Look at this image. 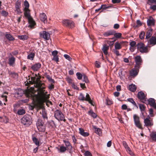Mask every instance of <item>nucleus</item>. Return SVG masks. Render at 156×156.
<instances>
[{
  "mask_svg": "<svg viewBox=\"0 0 156 156\" xmlns=\"http://www.w3.org/2000/svg\"><path fill=\"white\" fill-rule=\"evenodd\" d=\"M145 125L146 126H151L153 125L152 121L149 119V118H146L144 120Z\"/></svg>",
  "mask_w": 156,
  "mask_h": 156,
  "instance_id": "obj_18",
  "label": "nucleus"
},
{
  "mask_svg": "<svg viewBox=\"0 0 156 156\" xmlns=\"http://www.w3.org/2000/svg\"><path fill=\"white\" fill-rule=\"evenodd\" d=\"M109 49V46L106 44H104L102 48V50L105 54L106 55L108 54L107 51Z\"/></svg>",
  "mask_w": 156,
  "mask_h": 156,
  "instance_id": "obj_28",
  "label": "nucleus"
},
{
  "mask_svg": "<svg viewBox=\"0 0 156 156\" xmlns=\"http://www.w3.org/2000/svg\"><path fill=\"white\" fill-rule=\"evenodd\" d=\"M17 113L19 115H23L25 114V111L23 109H20L18 111Z\"/></svg>",
  "mask_w": 156,
  "mask_h": 156,
  "instance_id": "obj_47",
  "label": "nucleus"
},
{
  "mask_svg": "<svg viewBox=\"0 0 156 156\" xmlns=\"http://www.w3.org/2000/svg\"><path fill=\"white\" fill-rule=\"evenodd\" d=\"M32 140L35 144L38 147L39 145V142L37 139L35 137H32Z\"/></svg>",
  "mask_w": 156,
  "mask_h": 156,
  "instance_id": "obj_37",
  "label": "nucleus"
},
{
  "mask_svg": "<svg viewBox=\"0 0 156 156\" xmlns=\"http://www.w3.org/2000/svg\"><path fill=\"white\" fill-rule=\"evenodd\" d=\"M122 143L123 146L125 149L128 147L127 143L125 141H123Z\"/></svg>",
  "mask_w": 156,
  "mask_h": 156,
  "instance_id": "obj_63",
  "label": "nucleus"
},
{
  "mask_svg": "<svg viewBox=\"0 0 156 156\" xmlns=\"http://www.w3.org/2000/svg\"><path fill=\"white\" fill-rule=\"evenodd\" d=\"M26 95L27 96L28 98L30 97L31 98H32L34 96V95L33 94H31L30 93L27 94Z\"/></svg>",
  "mask_w": 156,
  "mask_h": 156,
  "instance_id": "obj_61",
  "label": "nucleus"
},
{
  "mask_svg": "<svg viewBox=\"0 0 156 156\" xmlns=\"http://www.w3.org/2000/svg\"><path fill=\"white\" fill-rule=\"evenodd\" d=\"M127 101L132 103L133 105H134L136 107L137 105L135 103V102L133 100V99L132 98H128L127 99Z\"/></svg>",
  "mask_w": 156,
  "mask_h": 156,
  "instance_id": "obj_45",
  "label": "nucleus"
},
{
  "mask_svg": "<svg viewBox=\"0 0 156 156\" xmlns=\"http://www.w3.org/2000/svg\"><path fill=\"white\" fill-rule=\"evenodd\" d=\"M9 74L10 75H11L14 78H16L17 77L18 75L17 73L14 72H9Z\"/></svg>",
  "mask_w": 156,
  "mask_h": 156,
  "instance_id": "obj_43",
  "label": "nucleus"
},
{
  "mask_svg": "<svg viewBox=\"0 0 156 156\" xmlns=\"http://www.w3.org/2000/svg\"><path fill=\"white\" fill-rule=\"evenodd\" d=\"M83 81H84L85 83H87L89 81L87 79V77L85 74L83 75Z\"/></svg>",
  "mask_w": 156,
  "mask_h": 156,
  "instance_id": "obj_48",
  "label": "nucleus"
},
{
  "mask_svg": "<svg viewBox=\"0 0 156 156\" xmlns=\"http://www.w3.org/2000/svg\"><path fill=\"white\" fill-rule=\"evenodd\" d=\"M54 116L56 119L59 121H63L65 122L66 121L64 115L61 111L59 110H57L55 111Z\"/></svg>",
  "mask_w": 156,
  "mask_h": 156,
  "instance_id": "obj_3",
  "label": "nucleus"
},
{
  "mask_svg": "<svg viewBox=\"0 0 156 156\" xmlns=\"http://www.w3.org/2000/svg\"><path fill=\"white\" fill-rule=\"evenodd\" d=\"M24 6L25 7L23 9H29V4L27 0H25L24 2Z\"/></svg>",
  "mask_w": 156,
  "mask_h": 156,
  "instance_id": "obj_42",
  "label": "nucleus"
},
{
  "mask_svg": "<svg viewBox=\"0 0 156 156\" xmlns=\"http://www.w3.org/2000/svg\"><path fill=\"white\" fill-rule=\"evenodd\" d=\"M76 75L78 79L81 80L82 79L83 75L80 73H77Z\"/></svg>",
  "mask_w": 156,
  "mask_h": 156,
  "instance_id": "obj_50",
  "label": "nucleus"
},
{
  "mask_svg": "<svg viewBox=\"0 0 156 156\" xmlns=\"http://www.w3.org/2000/svg\"><path fill=\"white\" fill-rule=\"evenodd\" d=\"M38 130L41 132H44L45 130V126L44 125L37 127Z\"/></svg>",
  "mask_w": 156,
  "mask_h": 156,
  "instance_id": "obj_35",
  "label": "nucleus"
},
{
  "mask_svg": "<svg viewBox=\"0 0 156 156\" xmlns=\"http://www.w3.org/2000/svg\"><path fill=\"white\" fill-rule=\"evenodd\" d=\"M48 89L50 90L53 89L54 88V85L52 84L49 85L48 87Z\"/></svg>",
  "mask_w": 156,
  "mask_h": 156,
  "instance_id": "obj_62",
  "label": "nucleus"
},
{
  "mask_svg": "<svg viewBox=\"0 0 156 156\" xmlns=\"http://www.w3.org/2000/svg\"><path fill=\"white\" fill-rule=\"evenodd\" d=\"M1 14L2 16H6L8 14V12L5 10L2 11L1 12Z\"/></svg>",
  "mask_w": 156,
  "mask_h": 156,
  "instance_id": "obj_55",
  "label": "nucleus"
},
{
  "mask_svg": "<svg viewBox=\"0 0 156 156\" xmlns=\"http://www.w3.org/2000/svg\"><path fill=\"white\" fill-rule=\"evenodd\" d=\"M136 86L135 85L133 84H131L129 86V90L132 91V92H134L136 91Z\"/></svg>",
  "mask_w": 156,
  "mask_h": 156,
  "instance_id": "obj_30",
  "label": "nucleus"
},
{
  "mask_svg": "<svg viewBox=\"0 0 156 156\" xmlns=\"http://www.w3.org/2000/svg\"><path fill=\"white\" fill-rule=\"evenodd\" d=\"M64 26L72 28L74 26V23L71 20H63L62 22Z\"/></svg>",
  "mask_w": 156,
  "mask_h": 156,
  "instance_id": "obj_5",
  "label": "nucleus"
},
{
  "mask_svg": "<svg viewBox=\"0 0 156 156\" xmlns=\"http://www.w3.org/2000/svg\"><path fill=\"white\" fill-rule=\"evenodd\" d=\"M115 49H120L122 48L121 44L118 42H116L115 43Z\"/></svg>",
  "mask_w": 156,
  "mask_h": 156,
  "instance_id": "obj_38",
  "label": "nucleus"
},
{
  "mask_svg": "<svg viewBox=\"0 0 156 156\" xmlns=\"http://www.w3.org/2000/svg\"><path fill=\"white\" fill-rule=\"evenodd\" d=\"M21 122L26 126H29L32 123V118L29 115H25L21 119Z\"/></svg>",
  "mask_w": 156,
  "mask_h": 156,
  "instance_id": "obj_2",
  "label": "nucleus"
},
{
  "mask_svg": "<svg viewBox=\"0 0 156 156\" xmlns=\"http://www.w3.org/2000/svg\"><path fill=\"white\" fill-rule=\"evenodd\" d=\"M18 37L19 39L23 41L27 40L28 38V36L26 35H19Z\"/></svg>",
  "mask_w": 156,
  "mask_h": 156,
  "instance_id": "obj_33",
  "label": "nucleus"
},
{
  "mask_svg": "<svg viewBox=\"0 0 156 156\" xmlns=\"http://www.w3.org/2000/svg\"><path fill=\"white\" fill-rule=\"evenodd\" d=\"M149 42L151 44L154 45L156 44V38L154 37H152L149 39Z\"/></svg>",
  "mask_w": 156,
  "mask_h": 156,
  "instance_id": "obj_27",
  "label": "nucleus"
},
{
  "mask_svg": "<svg viewBox=\"0 0 156 156\" xmlns=\"http://www.w3.org/2000/svg\"><path fill=\"white\" fill-rule=\"evenodd\" d=\"M150 136L153 140L156 141V132L152 133L150 134Z\"/></svg>",
  "mask_w": 156,
  "mask_h": 156,
  "instance_id": "obj_36",
  "label": "nucleus"
},
{
  "mask_svg": "<svg viewBox=\"0 0 156 156\" xmlns=\"http://www.w3.org/2000/svg\"><path fill=\"white\" fill-rule=\"evenodd\" d=\"M24 14L25 17L28 19L29 24L28 27L31 29L34 28V26L36 24L35 21L31 16L30 13V10L29 9H23Z\"/></svg>",
  "mask_w": 156,
  "mask_h": 156,
  "instance_id": "obj_1",
  "label": "nucleus"
},
{
  "mask_svg": "<svg viewBox=\"0 0 156 156\" xmlns=\"http://www.w3.org/2000/svg\"><path fill=\"white\" fill-rule=\"evenodd\" d=\"M149 115H150V116L151 117H152L154 116V115L153 114V110L152 108H150L149 110Z\"/></svg>",
  "mask_w": 156,
  "mask_h": 156,
  "instance_id": "obj_51",
  "label": "nucleus"
},
{
  "mask_svg": "<svg viewBox=\"0 0 156 156\" xmlns=\"http://www.w3.org/2000/svg\"><path fill=\"white\" fill-rule=\"evenodd\" d=\"M136 44V42L135 41H131L129 44L130 45L131 47H133Z\"/></svg>",
  "mask_w": 156,
  "mask_h": 156,
  "instance_id": "obj_57",
  "label": "nucleus"
},
{
  "mask_svg": "<svg viewBox=\"0 0 156 156\" xmlns=\"http://www.w3.org/2000/svg\"><path fill=\"white\" fill-rule=\"evenodd\" d=\"M6 38L9 41H12L14 40V38L10 34H6L5 35Z\"/></svg>",
  "mask_w": 156,
  "mask_h": 156,
  "instance_id": "obj_32",
  "label": "nucleus"
},
{
  "mask_svg": "<svg viewBox=\"0 0 156 156\" xmlns=\"http://www.w3.org/2000/svg\"><path fill=\"white\" fill-rule=\"evenodd\" d=\"M53 60L56 61V62H58L59 61V58L57 56H55L53 57Z\"/></svg>",
  "mask_w": 156,
  "mask_h": 156,
  "instance_id": "obj_64",
  "label": "nucleus"
},
{
  "mask_svg": "<svg viewBox=\"0 0 156 156\" xmlns=\"http://www.w3.org/2000/svg\"><path fill=\"white\" fill-rule=\"evenodd\" d=\"M38 94L42 99L46 100L49 98V95H46L48 93L46 91L45 92V90L42 89H38Z\"/></svg>",
  "mask_w": 156,
  "mask_h": 156,
  "instance_id": "obj_6",
  "label": "nucleus"
},
{
  "mask_svg": "<svg viewBox=\"0 0 156 156\" xmlns=\"http://www.w3.org/2000/svg\"><path fill=\"white\" fill-rule=\"evenodd\" d=\"M79 133L84 136H87L89 135V133L87 132H85L83 129L80 128L79 129Z\"/></svg>",
  "mask_w": 156,
  "mask_h": 156,
  "instance_id": "obj_23",
  "label": "nucleus"
},
{
  "mask_svg": "<svg viewBox=\"0 0 156 156\" xmlns=\"http://www.w3.org/2000/svg\"><path fill=\"white\" fill-rule=\"evenodd\" d=\"M85 101H88L89 103L90 104L94 106V103L91 100L90 98L89 95L87 93L86 95V98H85Z\"/></svg>",
  "mask_w": 156,
  "mask_h": 156,
  "instance_id": "obj_22",
  "label": "nucleus"
},
{
  "mask_svg": "<svg viewBox=\"0 0 156 156\" xmlns=\"http://www.w3.org/2000/svg\"><path fill=\"white\" fill-rule=\"evenodd\" d=\"M113 34L115 37L116 38H119L121 37L122 36V34L119 33H115V32Z\"/></svg>",
  "mask_w": 156,
  "mask_h": 156,
  "instance_id": "obj_46",
  "label": "nucleus"
},
{
  "mask_svg": "<svg viewBox=\"0 0 156 156\" xmlns=\"http://www.w3.org/2000/svg\"><path fill=\"white\" fill-rule=\"evenodd\" d=\"M133 118L134 123L136 126L139 129H141V126L139 117L136 115L134 114L133 115Z\"/></svg>",
  "mask_w": 156,
  "mask_h": 156,
  "instance_id": "obj_8",
  "label": "nucleus"
},
{
  "mask_svg": "<svg viewBox=\"0 0 156 156\" xmlns=\"http://www.w3.org/2000/svg\"><path fill=\"white\" fill-rule=\"evenodd\" d=\"M16 59L11 55V57L9 58V64L10 66H13L15 65Z\"/></svg>",
  "mask_w": 156,
  "mask_h": 156,
  "instance_id": "obj_17",
  "label": "nucleus"
},
{
  "mask_svg": "<svg viewBox=\"0 0 156 156\" xmlns=\"http://www.w3.org/2000/svg\"><path fill=\"white\" fill-rule=\"evenodd\" d=\"M36 105L35 104H33L32 105H30L29 106V108L31 110H33L35 108Z\"/></svg>",
  "mask_w": 156,
  "mask_h": 156,
  "instance_id": "obj_60",
  "label": "nucleus"
},
{
  "mask_svg": "<svg viewBox=\"0 0 156 156\" xmlns=\"http://www.w3.org/2000/svg\"><path fill=\"white\" fill-rule=\"evenodd\" d=\"M134 59L136 63L135 67L137 68V69H139L142 62V60L140 56L137 55L135 56Z\"/></svg>",
  "mask_w": 156,
  "mask_h": 156,
  "instance_id": "obj_7",
  "label": "nucleus"
},
{
  "mask_svg": "<svg viewBox=\"0 0 156 156\" xmlns=\"http://www.w3.org/2000/svg\"><path fill=\"white\" fill-rule=\"evenodd\" d=\"M148 102L150 105L156 109V104L155 103L154 100L152 98H150L148 100Z\"/></svg>",
  "mask_w": 156,
  "mask_h": 156,
  "instance_id": "obj_21",
  "label": "nucleus"
},
{
  "mask_svg": "<svg viewBox=\"0 0 156 156\" xmlns=\"http://www.w3.org/2000/svg\"><path fill=\"white\" fill-rule=\"evenodd\" d=\"M85 156H92L91 153L88 151H86L84 153Z\"/></svg>",
  "mask_w": 156,
  "mask_h": 156,
  "instance_id": "obj_54",
  "label": "nucleus"
},
{
  "mask_svg": "<svg viewBox=\"0 0 156 156\" xmlns=\"http://www.w3.org/2000/svg\"><path fill=\"white\" fill-rule=\"evenodd\" d=\"M21 0H18L15 4V9L14 10L16 12L17 14H20L22 13L20 9L21 8Z\"/></svg>",
  "mask_w": 156,
  "mask_h": 156,
  "instance_id": "obj_9",
  "label": "nucleus"
},
{
  "mask_svg": "<svg viewBox=\"0 0 156 156\" xmlns=\"http://www.w3.org/2000/svg\"><path fill=\"white\" fill-rule=\"evenodd\" d=\"M40 36L41 37L44 39L46 40H48L50 38V34L45 31H42L39 33Z\"/></svg>",
  "mask_w": 156,
  "mask_h": 156,
  "instance_id": "obj_11",
  "label": "nucleus"
},
{
  "mask_svg": "<svg viewBox=\"0 0 156 156\" xmlns=\"http://www.w3.org/2000/svg\"><path fill=\"white\" fill-rule=\"evenodd\" d=\"M1 121H3L5 123H7L8 122V119L6 116L0 117Z\"/></svg>",
  "mask_w": 156,
  "mask_h": 156,
  "instance_id": "obj_41",
  "label": "nucleus"
},
{
  "mask_svg": "<svg viewBox=\"0 0 156 156\" xmlns=\"http://www.w3.org/2000/svg\"><path fill=\"white\" fill-rule=\"evenodd\" d=\"M23 94V91L21 89H18V90L15 92L14 94V96L17 98L21 97Z\"/></svg>",
  "mask_w": 156,
  "mask_h": 156,
  "instance_id": "obj_13",
  "label": "nucleus"
},
{
  "mask_svg": "<svg viewBox=\"0 0 156 156\" xmlns=\"http://www.w3.org/2000/svg\"><path fill=\"white\" fill-rule=\"evenodd\" d=\"M64 56L66 59L69 60H70L72 59V58L70 56L68 55L65 54L64 55Z\"/></svg>",
  "mask_w": 156,
  "mask_h": 156,
  "instance_id": "obj_56",
  "label": "nucleus"
},
{
  "mask_svg": "<svg viewBox=\"0 0 156 156\" xmlns=\"http://www.w3.org/2000/svg\"><path fill=\"white\" fill-rule=\"evenodd\" d=\"M35 55V54L34 52H31L27 56V58L28 59L33 60Z\"/></svg>",
  "mask_w": 156,
  "mask_h": 156,
  "instance_id": "obj_29",
  "label": "nucleus"
},
{
  "mask_svg": "<svg viewBox=\"0 0 156 156\" xmlns=\"http://www.w3.org/2000/svg\"><path fill=\"white\" fill-rule=\"evenodd\" d=\"M155 20L151 16L149 17V19L147 20V23L148 26L154 25Z\"/></svg>",
  "mask_w": 156,
  "mask_h": 156,
  "instance_id": "obj_15",
  "label": "nucleus"
},
{
  "mask_svg": "<svg viewBox=\"0 0 156 156\" xmlns=\"http://www.w3.org/2000/svg\"><path fill=\"white\" fill-rule=\"evenodd\" d=\"M93 127L96 133L99 135L101 134L102 132L100 128H97L95 126H93Z\"/></svg>",
  "mask_w": 156,
  "mask_h": 156,
  "instance_id": "obj_25",
  "label": "nucleus"
},
{
  "mask_svg": "<svg viewBox=\"0 0 156 156\" xmlns=\"http://www.w3.org/2000/svg\"><path fill=\"white\" fill-rule=\"evenodd\" d=\"M144 35L145 33L144 32H141L139 35L140 38L141 39H143L144 37Z\"/></svg>",
  "mask_w": 156,
  "mask_h": 156,
  "instance_id": "obj_52",
  "label": "nucleus"
},
{
  "mask_svg": "<svg viewBox=\"0 0 156 156\" xmlns=\"http://www.w3.org/2000/svg\"><path fill=\"white\" fill-rule=\"evenodd\" d=\"M39 108H41L42 111L40 112V113L42 115V116L44 119H47L48 117L47 116V114L44 108L41 105H40L39 106Z\"/></svg>",
  "mask_w": 156,
  "mask_h": 156,
  "instance_id": "obj_12",
  "label": "nucleus"
},
{
  "mask_svg": "<svg viewBox=\"0 0 156 156\" xmlns=\"http://www.w3.org/2000/svg\"><path fill=\"white\" fill-rule=\"evenodd\" d=\"M88 114L94 118H96V115L92 110H90L89 111Z\"/></svg>",
  "mask_w": 156,
  "mask_h": 156,
  "instance_id": "obj_39",
  "label": "nucleus"
},
{
  "mask_svg": "<svg viewBox=\"0 0 156 156\" xmlns=\"http://www.w3.org/2000/svg\"><path fill=\"white\" fill-rule=\"evenodd\" d=\"M137 97L141 101L144 103H145L147 100L146 97L145 96L144 93L142 91L138 92L137 94Z\"/></svg>",
  "mask_w": 156,
  "mask_h": 156,
  "instance_id": "obj_10",
  "label": "nucleus"
},
{
  "mask_svg": "<svg viewBox=\"0 0 156 156\" xmlns=\"http://www.w3.org/2000/svg\"><path fill=\"white\" fill-rule=\"evenodd\" d=\"M58 53V51H57L55 50L52 52V55L53 57H55V56H57Z\"/></svg>",
  "mask_w": 156,
  "mask_h": 156,
  "instance_id": "obj_58",
  "label": "nucleus"
},
{
  "mask_svg": "<svg viewBox=\"0 0 156 156\" xmlns=\"http://www.w3.org/2000/svg\"><path fill=\"white\" fill-rule=\"evenodd\" d=\"M106 104L107 105H111L112 102V100H109L108 98H107L106 99Z\"/></svg>",
  "mask_w": 156,
  "mask_h": 156,
  "instance_id": "obj_49",
  "label": "nucleus"
},
{
  "mask_svg": "<svg viewBox=\"0 0 156 156\" xmlns=\"http://www.w3.org/2000/svg\"><path fill=\"white\" fill-rule=\"evenodd\" d=\"M137 47L138 50L142 53H147L148 52L147 47L142 43L138 44Z\"/></svg>",
  "mask_w": 156,
  "mask_h": 156,
  "instance_id": "obj_4",
  "label": "nucleus"
},
{
  "mask_svg": "<svg viewBox=\"0 0 156 156\" xmlns=\"http://www.w3.org/2000/svg\"><path fill=\"white\" fill-rule=\"evenodd\" d=\"M152 30L151 29H149L147 32L146 36V38L149 39L152 35Z\"/></svg>",
  "mask_w": 156,
  "mask_h": 156,
  "instance_id": "obj_31",
  "label": "nucleus"
},
{
  "mask_svg": "<svg viewBox=\"0 0 156 156\" xmlns=\"http://www.w3.org/2000/svg\"><path fill=\"white\" fill-rule=\"evenodd\" d=\"M139 108L141 112L143 114V112L144 111L145 109V107L144 105L143 104H140L139 105Z\"/></svg>",
  "mask_w": 156,
  "mask_h": 156,
  "instance_id": "obj_44",
  "label": "nucleus"
},
{
  "mask_svg": "<svg viewBox=\"0 0 156 156\" xmlns=\"http://www.w3.org/2000/svg\"><path fill=\"white\" fill-rule=\"evenodd\" d=\"M43 125H44V124L43 121L40 119H38L36 123L37 126L38 127Z\"/></svg>",
  "mask_w": 156,
  "mask_h": 156,
  "instance_id": "obj_34",
  "label": "nucleus"
},
{
  "mask_svg": "<svg viewBox=\"0 0 156 156\" xmlns=\"http://www.w3.org/2000/svg\"><path fill=\"white\" fill-rule=\"evenodd\" d=\"M78 99L80 101H84L85 99L84 96L82 93H80L78 97Z\"/></svg>",
  "mask_w": 156,
  "mask_h": 156,
  "instance_id": "obj_40",
  "label": "nucleus"
},
{
  "mask_svg": "<svg viewBox=\"0 0 156 156\" xmlns=\"http://www.w3.org/2000/svg\"><path fill=\"white\" fill-rule=\"evenodd\" d=\"M139 69H137L135 67V68L133 69L130 72V75L131 76H135L137 75L139 71Z\"/></svg>",
  "mask_w": 156,
  "mask_h": 156,
  "instance_id": "obj_19",
  "label": "nucleus"
},
{
  "mask_svg": "<svg viewBox=\"0 0 156 156\" xmlns=\"http://www.w3.org/2000/svg\"><path fill=\"white\" fill-rule=\"evenodd\" d=\"M41 64L39 63H37L32 65L31 68L34 71H37L41 68Z\"/></svg>",
  "mask_w": 156,
  "mask_h": 156,
  "instance_id": "obj_14",
  "label": "nucleus"
},
{
  "mask_svg": "<svg viewBox=\"0 0 156 156\" xmlns=\"http://www.w3.org/2000/svg\"><path fill=\"white\" fill-rule=\"evenodd\" d=\"M56 148L58 150V152L63 153L67 150L66 147L63 145H61L59 147H56Z\"/></svg>",
  "mask_w": 156,
  "mask_h": 156,
  "instance_id": "obj_16",
  "label": "nucleus"
},
{
  "mask_svg": "<svg viewBox=\"0 0 156 156\" xmlns=\"http://www.w3.org/2000/svg\"><path fill=\"white\" fill-rule=\"evenodd\" d=\"M63 142L65 144L66 148L69 149L70 150L69 153H71L70 150L72 149V147L69 141L66 140H64Z\"/></svg>",
  "mask_w": 156,
  "mask_h": 156,
  "instance_id": "obj_24",
  "label": "nucleus"
},
{
  "mask_svg": "<svg viewBox=\"0 0 156 156\" xmlns=\"http://www.w3.org/2000/svg\"><path fill=\"white\" fill-rule=\"evenodd\" d=\"M109 8V7H107L105 5H102L101 7V8L103 9H106Z\"/></svg>",
  "mask_w": 156,
  "mask_h": 156,
  "instance_id": "obj_59",
  "label": "nucleus"
},
{
  "mask_svg": "<svg viewBox=\"0 0 156 156\" xmlns=\"http://www.w3.org/2000/svg\"><path fill=\"white\" fill-rule=\"evenodd\" d=\"M40 18L41 20L44 23H46L47 22V17L46 14L44 13H42L40 14Z\"/></svg>",
  "mask_w": 156,
  "mask_h": 156,
  "instance_id": "obj_20",
  "label": "nucleus"
},
{
  "mask_svg": "<svg viewBox=\"0 0 156 156\" xmlns=\"http://www.w3.org/2000/svg\"><path fill=\"white\" fill-rule=\"evenodd\" d=\"M71 86L74 89L78 90L79 88L74 83H71Z\"/></svg>",
  "mask_w": 156,
  "mask_h": 156,
  "instance_id": "obj_53",
  "label": "nucleus"
},
{
  "mask_svg": "<svg viewBox=\"0 0 156 156\" xmlns=\"http://www.w3.org/2000/svg\"><path fill=\"white\" fill-rule=\"evenodd\" d=\"M115 32L113 30H110L104 34V35L105 37H107L110 35H113Z\"/></svg>",
  "mask_w": 156,
  "mask_h": 156,
  "instance_id": "obj_26",
  "label": "nucleus"
}]
</instances>
